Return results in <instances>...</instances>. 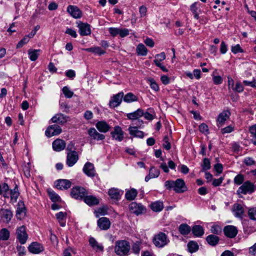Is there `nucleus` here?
Masks as SVG:
<instances>
[{"instance_id": "6", "label": "nucleus", "mask_w": 256, "mask_h": 256, "mask_svg": "<svg viewBox=\"0 0 256 256\" xmlns=\"http://www.w3.org/2000/svg\"><path fill=\"white\" fill-rule=\"evenodd\" d=\"M62 130L60 127L56 124L52 125L49 126L46 131V135L48 137H51L60 134Z\"/></svg>"}, {"instance_id": "25", "label": "nucleus", "mask_w": 256, "mask_h": 256, "mask_svg": "<svg viewBox=\"0 0 256 256\" xmlns=\"http://www.w3.org/2000/svg\"><path fill=\"white\" fill-rule=\"evenodd\" d=\"M66 147L65 142L60 139H57L52 142V148L55 151L60 152Z\"/></svg>"}, {"instance_id": "20", "label": "nucleus", "mask_w": 256, "mask_h": 256, "mask_svg": "<svg viewBox=\"0 0 256 256\" xmlns=\"http://www.w3.org/2000/svg\"><path fill=\"white\" fill-rule=\"evenodd\" d=\"M242 192H252L256 190V186L250 181L244 182L239 188Z\"/></svg>"}, {"instance_id": "64", "label": "nucleus", "mask_w": 256, "mask_h": 256, "mask_svg": "<svg viewBox=\"0 0 256 256\" xmlns=\"http://www.w3.org/2000/svg\"><path fill=\"white\" fill-rule=\"evenodd\" d=\"M128 34V30L126 28H120L118 34L121 38H124Z\"/></svg>"}, {"instance_id": "63", "label": "nucleus", "mask_w": 256, "mask_h": 256, "mask_svg": "<svg viewBox=\"0 0 256 256\" xmlns=\"http://www.w3.org/2000/svg\"><path fill=\"white\" fill-rule=\"evenodd\" d=\"M199 130L202 133L207 134L208 131V126L204 123L202 124L199 126Z\"/></svg>"}, {"instance_id": "43", "label": "nucleus", "mask_w": 256, "mask_h": 256, "mask_svg": "<svg viewBox=\"0 0 256 256\" xmlns=\"http://www.w3.org/2000/svg\"><path fill=\"white\" fill-rule=\"evenodd\" d=\"M140 241H136L132 245V252L136 254H138L140 251Z\"/></svg>"}, {"instance_id": "50", "label": "nucleus", "mask_w": 256, "mask_h": 256, "mask_svg": "<svg viewBox=\"0 0 256 256\" xmlns=\"http://www.w3.org/2000/svg\"><path fill=\"white\" fill-rule=\"evenodd\" d=\"M249 218L252 220H256V208H250L248 211Z\"/></svg>"}, {"instance_id": "57", "label": "nucleus", "mask_w": 256, "mask_h": 256, "mask_svg": "<svg viewBox=\"0 0 256 256\" xmlns=\"http://www.w3.org/2000/svg\"><path fill=\"white\" fill-rule=\"evenodd\" d=\"M165 186L168 190H174V182L172 180H168L165 182Z\"/></svg>"}, {"instance_id": "3", "label": "nucleus", "mask_w": 256, "mask_h": 256, "mask_svg": "<svg viewBox=\"0 0 256 256\" xmlns=\"http://www.w3.org/2000/svg\"><path fill=\"white\" fill-rule=\"evenodd\" d=\"M16 234L17 239L21 244H24L26 242L28 236L24 226H22L18 228Z\"/></svg>"}, {"instance_id": "52", "label": "nucleus", "mask_w": 256, "mask_h": 256, "mask_svg": "<svg viewBox=\"0 0 256 256\" xmlns=\"http://www.w3.org/2000/svg\"><path fill=\"white\" fill-rule=\"evenodd\" d=\"M249 130L253 138H254V140H252V143L256 146V124L250 126Z\"/></svg>"}, {"instance_id": "22", "label": "nucleus", "mask_w": 256, "mask_h": 256, "mask_svg": "<svg viewBox=\"0 0 256 256\" xmlns=\"http://www.w3.org/2000/svg\"><path fill=\"white\" fill-rule=\"evenodd\" d=\"M200 4L199 2H195L190 6V10L194 14V18H200L199 14L201 12L200 9Z\"/></svg>"}, {"instance_id": "47", "label": "nucleus", "mask_w": 256, "mask_h": 256, "mask_svg": "<svg viewBox=\"0 0 256 256\" xmlns=\"http://www.w3.org/2000/svg\"><path fill=\"white\" fill-rule=\"evenodd\" d=\"M62 92L64 96L67 98H71L74 94V92L68 86H64L62 88Z\"/></svg>"}, {"instance_id": "39", "label": "nucleus", "mask_w": 256, "mask_h": 256, "mask_svg": "<svg viewBox=\"0 0 256 256\" xmlns=\"http://www.w3.org/2000/svg\"><path fill=\"white\" fill-rule=\"evenodd\" d=\"M144 114L143 110L138 108L134 112L129 113V119L130 120H138Z\"/></svg>"}, {"instance_id": "32", "label": "nucleus", "mask_w": 256, "mask_h": 256, "mask_svg": "<svg viewBox=\"0 0 256 256\" xmlns=\"http://www.w3.org/2000/svg\"><path fill=\"white\" fill-rule=\"evenodd\" d=\"M129 132L130 134L134 137L142 138L144 132L142 131L138 130L136 127L129 128Z\"/></svg>"}, {"instance_id": "31", "label": "nucleus", "mask_w": 256, "mask_h": 256, "mask_svg": "<svg viewBox=\"0 0 256 256\" xmlns=\"http://www.w3.org/2000/svg\"><path fill=\"white\" fill-rule=\"evenodd\" d=\"M66 213L62 212L57 213L56 215L60 226L64 227L66 226Z\"/></svg>"}, {"instance_id": "62", "label": "nucleus", "mask_w": 256, "mask_h": 256, "mask_svg": "<svg viewBox=\"0 0 256 256\" xmlns=\"http://www.w3.org/2000/svg\"><path fill=\"white\" fill-rule=\"evenodd\" d=\"M119 29H120V28H108V32L112 36H115L118 34Z\"/></svg>"}, {"instance_id": "13", "label": "nucleus", "mask_w": 256, "mask_h": 256, "mask_svg": "<svg viewBox=\"0 0 256 256\" xmlns=\"http://www.w3.org/2000/svg\"><path fill=\"white\" fill-rule=\"evenodd\" d=\"M18 186L17 185L13 182H11V184H8V183L4 182L1 184V190L0 192H17Z\"/></svg>"}, {"instance_id": "8", "label": "nucleus", "mask_w": 256, "mask_h": 256, "mask_svg": "<svg viewBox=\"0 0 256 256\" xmlns=\"http://www.w3.org/2000/svg\"><path fill=\"white\" fill-rule=\"evenodd\" d=\"M67 12L74 18H79L82 16L81 10L75 6H69L67 8Z\"/></svg>"}, {"instance_id": "4", "label": "nucleus", "mask_w": 256, "mask_h": 256, "mask_svg": "<svg viewBox=\"0 0 256 256\" xmlns=\"http://www.w3.org/2000/svg\"><path fill=\"white\" fill-rule=\"evenodd\" d=\"M129 210L132 213L139 215L144 212L146 209L142 204L132 202L129 204Z\"/></svg>"}, {"instance_id": "9", "label": "nucleus", "mask_w": 256, "mask_h": 256, "mask_svg": "<svg viewBox=\"0 0 256 256\" xmlns=\"http://www.w3.org/2000/svg\"><path fill=\"white\" fill-rule=\"evenodd\" d=\"M56 188L60 190H68L71 186V182L67 180H58L55 182Z\"/></svg>"}, {"instance_id": "51", "label": "nucleus", "mask_w": 256, "mask_h": 256, "mask_svg": "<svg viewBox=\"0 0 256 256\" xmlns=\"http://www.w3.org/2000/svg\"><path fill=\"white\" fill-rule=\"evenodd\" d=\"M72 198L79 200H83L85 196V193H70Z\"/></svg>"}, {"instance_id": "42", "label": "nucleus", "mask_w": 256, "mask_h": 256, "mask_svg": "<svg viewBox=\"0 0 256 256\" xmlns=\"http://www.w3.org/2000/svg\"><path fill=\"white\" fill-rule=\"evenodd\" d=\"M10 237V232L6 228H2L0 231V240H8Z\"/></svg>"}, {"instance_id": "27", "label": "nucleus", "mask_w": 256, "mask_h": 256, "mask_svg": "<svg viewBox=\"0 0 256 256\" xmlns=\"http://www.w3.org/2000/svg\"><path fill=\"white\" fill-rule=\"evenodd\" d=\"M97 129L102 132H106L110 128V126L104 121H100L96 124Z\"/></svg>"}, {"instance_id": "33", "label": "nucleus", "mask_w": 256, "mask_h": 256, "mask_svg": "<svg viewBox=\"0 0 256 256\" xmlns=\"http://www.w3.org/2000/svg\"><path fill=\"white\" fill-rule=\"evenodd\" d=\"M136 51L138 55L140 56H146L148 52L147 48L142 44H138L136 48Z\"/></svg>"}, {"instance_id": "56", "label": "nucleus", "mask_w": 256, "mask_h": 256, "mask_svg": "<svg viewBox=\"0 0 256 256\" xmlns=\"http://www.w3.org/2000/svg\"><path fill=\"white\" fill-rule=\"evenodd\" d=\"M210 232L216 234H218L222 232V228L218 225H213L210 228Z\"/></svg>"}, {"instance_id": "14", "label": "nucleus", "mask_w": 256, "mask_h": 256, "mask_svg": "<svg viewBox=\"0 0 256 256\" xmlns=\"http://www.w3.org/2000/svg\"><path fill=\"white\" fill-rule=\"evenodd\" d=\"M12 211L8 209H1L0 211V216L2 220L6 223H8L12 217Z\"/></svg>"}, {"instance_id": "21", "label": "nucleus", "mask_w": 256, "mask_h": 256, "mask_svg": "<svg viewBox=\"0 0 256 256\" xmlns=\"http://www.w3.org/2000/svg\"><path fill=\"white\" fill-rule=\"evenodd\" d=\"M232 210L236 217L241 218H242L244 214V208L242 205L238 204H234Z\"/></svg>"}, {"instance_id": "54", "label": "nucleus", "mask_w": 256, "mask_h": 256, "mask_svg": "<svg viewBox=\"0 0 256 256\" xmlns=\"http://www.w3.org/2000/svg\"><path fill=\"white\" fill-rule=\"evenodd\" d=\"M30 40L28 36H26L24 38L20 40L16 48H22L24 45L26 44Z\"/></svg>"}, {"instance_id": "29", "label": "nucleus", "mask_w": 256, "mask_h": 256, "mask_svg": "<svg viewBox=\"0 0 256 256\" xmlns=\"http://www.w3.org/2000/svg\"><path fill=\"white\" fill-rule=\"evenodd\" d=\"M160 175V171L157 168L152 167L149 171V174L145 178L146 182H148L150 178H158Z\"/></svg>"}, {"instance_id": "38", "label": "nucleus", "mask_w": 256, "mask_h": 256, "mask_svg": "<svg viewBox=\"0 0 256 256\" xmlns=\"http://www.w3.org/2000/svg\"><path fill=\"white\" fill-rule=\"evenodd\" d=\"M40 52V50H32L30 49L28 50V54L29 58L32 61L36 60L38 56L39 52Z\"/></svg>"}, {"instance_id": "15", "label": "nucleus", "mask_w": 256, "mask_h": 256, "mask_svg": "<svg viewBox=\"0 0 256 256\" xmlns=\"http://www.w3.org/2000/svg\"><path fill=\"white\" fill-rule=\"evenodd\" d=\"M29 251L32 254H38L40 252H42L44 250V248L43 246L37 242H32L28 248Z\"/></svg>"}, {"instance_id": "59", "label": "nucleus", "mask_w": 256, "mask_h": 256, "mask_svg": "<svg viewBox=\"0 0 256 256\" xmlns=\"http://www.w3.org/2000/svg\"><path fill=\"white\" fill-rule=\"evenodd\" d=\"M164 147L167 150H169L171 148L170 144L169 142V139L167 136H165L164 138Z\"/></svg>"}, {"instance_id": "7", "label": "nucleus", "mask_w": 256, "mask_h": 256, "mask_svg": "<svg viewBox=\"0 0 256 256\" xmlns=\"http://www.w3.org/2000/svg\"><path fill=\"white\" fill-rule=\"evenodd\" d=\"M124 98V93L119 92L114 95L110 102L109 105L111 108H114L118 106L122 102Z\"/></svg>"}, {"instance_id": "11", "label": "nucleus", "mask_w": 256, "mask_h": 256, "mask_svg": "<svg viewBox=\"0 0 256 256\" xmlns=\"http://www.w3.org/2000/svg\"><path fill=\"white\" fill-rule=\"evenodd\" d=\"M78 27L79 29V32L81 36H88L90 34L91 30L90 25L83 22H80Z\"/></svg>"}, {"instance_id": "36", "label": "nucleus", "mask_w": 256, "mask_h": 256, "mask_svg": "<svg viewBox=\"0 0 256 256\" xmlns=\"http://www.w3.org/2000/svg\"><path fill=\"white\" fill-rule=\"evenodd\" d=\"M180 232L182 235L188 234L190 230V227L186 224H181L178 228Z\"/></svg>"}, {"instance_id": "30", "label": "nucleus", "mask_w": 256, "mask_h": 256, "mask_svg": "<svg viewBox=\"0 0 256 256\" xmlns=\"http://www.w3.org/2000/svg\"><path fill=\"white\" fill-rule=\"evenodd\" d=\"M150 207L151 209L155 212H160L164 208L163 203L160 201H156L152 202Z\"/></svg>"}, {"instance_id": "61", "label": "nucleus", "mask_w": 256, "mask_h": 256, "mask_svg": "<svg viewBox=\"0 0 256 256\" xmlns=\"http://www.w3.org/2000/svg\"><path fill=\"white\" fill-rule=\"evenodd\" d=\"M232 52L234 54H237L238 52H243V50L240 48V44H238L232 46Z\"/></svg>"}, {"instance_id": "45", "label": "nucleus", "mask_w": 256, "mask_h": 256, "mask_svg": "<svg viewBox=\"0 0 256 256\" xmlns=\"http://www.w3.org/2000/svg\"><path fill=\"white\" fill-rule=\"evenodd\" d=\"M202 170L206 171L210 168V162L208 158L204 159L203 163L202 164Z\"/></svg>"}, {"instance_id": "5", "label": "nucleus", "mask_w": 256, "mask_h": 256, "mask_svg": "<svg viewBox=\"0 0 256 256\" xmlns=\"http://www.w3.org/2000/svg\"><path fill=\"white\" fill-rule=\"evenodd\" d=\"M78 160V156L76 152L73 151L68 153L66 164L69 166H72Z\"/></svg>"}, {"instance_id": "55", "label": "nucleus", "mask_w": 256, "mask_h": 256, "mask_svg": "<svg viewBox=\"0 0 256 256\" xmlns=\"http://www.w3.org/2000/svg\"><path fill=\"white\" fill-rule=\"evenodd\" d=\"M120 193H108L110 198L112 202H116L120 198Z\"/></svg>"}, {"instance_id": "2", "label": "nucleus", "mask_w": 256, "mask_h": 256, "mask_svg": "<svg viewBox=\"0 0 256 256\" xmlns=\"http://www.w3.org/2000/svg\"><path fill=\"white\" fill-rule=\"evenodd\" d=\"M114 251L119 256L126 254L128 252V242L126 240L116 242Z\"/></svg>"}, {"instance_id": "12", "label": "nucleus", "mask_w": 256, "mask_h": 256, "mask_svg": "<svg viewBox=\"0 0 256 256\" xmlns=\"http://www.w3.org/2000/svg\"><path fill=\"white\" fill-rule=\"evenodd\" d=\"M224 232L225 235L228 238H234L238 234L236 228L234 226H227L224 227Z\"/></svg>"}, {"instance_id": "23", "label": "nucleus", "mask_w": 256, "mask_h": 256, "mask_svg": "<svg viewBox=\"0 0 256 256\" xmlns=\"http://www.w3.org/2000/svg\"><path fill=\"white\" fill-rule=\"evenodd\" d=\"M68 117L62 114H58L52 118V121L54 123L64 124L68 121Z\"/></svg>"}, {"instance_id": "58", "label": "nucleus", "mask_w": 256, "mask_h": 256, "mask_svg": "<svg viewBox=\"0 0 256 256\" xmlns=\"http://www.w3.org/2000/svg\"><path fill=\"white\" fill-rule=\"evenodd\" d=\"M244 162L248 166H251L255 164V161L250 157H246L244 159Z\"/></svg>"}, {"instance_id": "53", "label": "nucleus", "mask_w": 256, "mask_h": 256, "mask_svg": "<svg viewBox=\"0 0 256 256\" xmlns=\"http://www.w3.org/2000/svg\"><path fill=\"white\" fill-rule=\"evenodd\" d=\"M148 81L152 89L155 91L159 90V86L154 79L150 78L148 80Z\"/></svg>"}, {"instance_id": "18", "label": "nucleus", "mask_w": 256, "mask_h": 256, "mask_svg": "<svg viewBox=\"0 0 256 256\" xmlns=\"http://www.w3.org/2000/svg\"><path fill=\"white\" fill-rule=\"evenodd\" d=\"M84 172L88 176L94 177L95 176V170L94 164L90 162H87L83 168Z\"/></svg>"}, {"instance_id": "17", "label": "nucleus", "mask_w": 256, "mask_h": 256, "mask_svg": "<svg viewBox=\"0 0 256 256\" xmlns=\"http://www.w3.org/2000/svg\"><path fill=\"white\" fill-rule=\"evenodd\" d=\"M230 114V112L228 110H224L220 114L217 118L218 126H222L225 122L229 118Z\"/></svg>"}, {"instance_id": "28", "label": "nucleus", "mask_w": 256, "mask_h": 256, "mask_svg": "<svg viewBox=\"0 0 256 256\" xmlns=\"http://www.w3.org/2000/svg\"><path fill=\"white\" fill-rule=\"evenodd\" d=\"M182 190V192L186 190L185 186V182L182 179L178 178L174 181V191Z\"/></svg>"}, {"instance_id": "1", "label": "nucleus", "mask_w": 256, "mask_h": 256, "mask_svg": "<svg viewBox=\"0 0 256 256\" xmlns=\"http://www.w3.org/2000/svg\"><path fill=\"white\" fill-rule=\"evenodd\" d=\"M168 242L166 234L162 232L156 234L153 238V242L158 248L164 247L168 244Z\"/></svg>"}, {"instance_id": "40", "label": "nucleus", "mask_w": 256, "mask_h": 256, "mask_svg": "<svg viewBox=\"0 0 256 256\" xmlns=\"http://www.w3.org/2000/svg\"><path fill=\"white\" fill-rule=\"evenodd\" d=\"M108 208L106 206H102L98 208L95 211V215L96 218H98L100 216H104L108 214Z\"/></svg>"}, {"instance_id": "34", "label": "nucleus", "mask_w": 256, "mask_h": 256, "mask_svg": "<svg viewBox=\"0 0 256 256\" xmlns=\"http://www.w3.org/2000/svg\"><path fill=\"white\" fill-rule=\"evenodd\" d=\"M206 240L210 245L214 246L218 244L219 238L216 236L210 234L206 237Z\"/></svg>"}, {"instance_id": "44", "label": "nucleus", "mask_w": 256, "mask_h": 256, "mask_svg": "<svg viewBox=\"0 0 256 256\" xmlns=\"http://www.w3.org/2000/svg\"><path fill=\"white\" fill-rule=\"evenodd\" d=\"M166 57L165 53L164 52H162L156 55L154 62L155 64L156 63H160V62H162L166 59Z\"/></svg>"}, {"instance_id": "48", "label": "nucleus", "mask_w": 256, "mask_h": 256, "mask_svg": "<svg viewBox=\"0 0 256 256\" xmlns=\"http://www.w3.org/2000/svg\"><path fill=\"white\" fill-rule=\"evenodd\" d=\"M212 76L213 82L215 84H222L223 80L220 76L214 75V72L212 74Z\"/></svg>"}, {"instance_id": "37", "label": "nucleus", "mask_w": 256, "mask_h": 256, "mask_svg": "<svg viewBox=\"0 0 256 256\" xmlns=\"http://www.w3.org/2000/svg\"><path fill=\"white\" fill-rule=\"evenodd\" d=\"M90 244L96 250H102L103 246L99 244L94 238H90L89 240Z\"/></svg>"}, {"instance_id": "49", "label": "nucleus", "mask_w": 256, "mask_h": 256, "mask_svg": "<svg viewBox=\"0 0 256 256\" xmlns=\"http://www.w3.org/2000/svg\"><path fill=\"white\" fill-rule=\"evenodd\" d=\"M49 196L54 202H61V198L60 196L56 193H48Z\"/></svg>"}, {"instance_id": "46", "label": "nucleus", "mask_w": 256, "mask_h": 256, "mask_svg": "<svg viewBox=\"0 0 256 256\" xmlns=\"http://www.w3.org/2000/svg\"><path fill=\"white\" fill-rule=\"evenodd\" d=\"M244 176L242 174H238L234 178V182L237 185H240L244 182Z\"/></svg>"}, {"instance_id": "10", "label": "nucleus", "mask_w": 256, "mask_h": 256, "mask_svg": "<svg viewBox=\"0 0 256 256\" xmlns=\"http://www.w3.org/2000/svg\"><path fill=\"white\" fill-rule=\"evenodd\" d=\"M16 212V216L18 219L22 220L26 214V210L24 203L22 201L18 202Z\"/></svg>"}, {"instance_id": "16", "label": "nucleus", "mask_w": 256, "mask_h": 256, "mask_svg": "<svg viewBox=\"0 0 256 256\" xmlns=\"http://www.w3.org/2000/svg\"><path fill=\"white\" fill-rule=\"evenodd\" d=\"M111 223L109 219L106 217H102L98 220V226L102 230H108Z\"/></svg>"}, {"instance_id": "19", "label": "nucleus", "mask_w": 256, "mask_h": 256, "mask_svg": "<svg viewBox=\"0 0 256 256\" xmlns=\"http://www.w3.org/2000/svg\"><path fill=\"white\" fill-rule=\"evenodd\" d=\"M89 136L93 140H103L105 138V136L97 132L94 128H90L88 130Z\"/></svg>"}, {"instance_id": "24", "label": "nucleus", "mask_w": 256, "mask_h": 256, "mask_svg": "<svg viewBox=\"0 0 256 256\" xmlns=\"http://www.w3.org/2000/svg\"><path fill=\"white\" fill-rule=\"evenodd\" d=\"M112 137L118 141H122L124 136L121 128L119 126H116L114 131L111 132Z\"/></svg>"}, {"instance_id": "35", "label": "nucleus", "mask_w": 256, "mask_h": 256, "mask_svg": "<svg viewBox=\"0 0 256 256\" xmlns=\"http://www.w3.org/2000/svg\"><path fill=\"white\" fill-rule=\"evenodd\" d=\"M192 230L194 234L198 237L202 236L204 234V229L200 226L196 225L193 226Z\"/></svg>"}, {"instance_id": "26", "label": "nucleus", "mask_w": 256, "mask_h": 256, "mask_svg": "<svg viewBox=\"0 0 256 256\" xmlns=\"http://www.w3.org/2000/svg\"><path fill=\"white\" fill-rule=\"evenodd\" d=\"M84 202L88 206L96 205L100 202L98 198L93 196H85Z\"/></svg>"}, {"instance_id": "41", "label": "nucleus", "mask_w": 256, "mask_h": 256, "mask_svg": "<svg viewBox=\"0 0 256 256\" xmlns=\"http://www.w3.org/2000/svg\"><path fill=\"white\" fill-rule=\"evenodd\" d=\"M188 248L190 252L193 253L196 252L198 249V244L194 241L189 242L188 244Z\"/></svg>"}, {"instance_id": "60", "label": "nucleus", "mask_w": 256, "mask_h": 256, "mask_svg": "<svg viewBox=\"0 0 256 256\" xmlns=\"http://www.w3.org/2000/svg\"><path fill=\"white\" fill-rule=\"evenodd\" d=\"M232 90L238 92H240L243 91L244 87L240 82H237Z\"/></svg>"}]
</instances>
